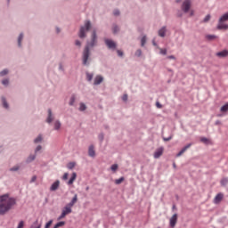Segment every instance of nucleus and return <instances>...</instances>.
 <instances>
[{
    "instance_id": "f257e3e1",
    "label": "nucleus",
    "mask_w": 228,
    "mask_h": 228,
    "mask_svg": "<svg viewBox=\"0 0 228 228\" xmlns=\"http://www.w3.org/2000/svg\"><path fill=\"white\" fill-rule=\"evenodd\" d=\"M98 37H97V30L94 29L91 34V39L90 41L86 42V45L83 50L82 53V65L85 67H88L90 65V61L92 59L90 58V49H93V47H96L98 44Z\"/></svg>"
},
{
    "instance_id": "f03ea898",
    "label": "nucleus",
    "mask_w": 228,
    "mask_h": 228,
    "mask_svg": "<svg viewBox=\"0 0 228 228\" xmlns=\"http://www.w3.org/2000/svg\"><path fill=\"white\" fill-rule=\"evenodd\" d=\"M17 204L15 198L10 197V194H4L0 196V216H3Z\"/></svg>"
},
{
    "instance_id": "7ed1b4c3",
    "label": "nucleus",
    "mask_w": 228,
    "mask_h": 228,
    "mask_svg": "<svg viewBox=\"0 0 228 228\" xmlns=\"http://www.w3.org/2000/svg\"><path fill=\"white\" fill-rule=\"evenodd\" d=\"M92 28V22L90 20H86L84 26L80 27L78 37L79 38H86V33L90 31Z\"/></svg>"
},
{
    "instance_id": "20e7f679",
    "label": "nucleus",
    "mask_w": 228,
    "mask_h": 228,
    "mask_svg": "<svg viewBox=\"0 0 228 228\" xmlns=\"http://www.w3.org/2000/svg\"><path fill=\"white\" fill-rule=\"evenodd\" d=\"M228 20V12L224 13L218 20L217 29H228V25L224 23Z\"/></svg>"
},
{
    "instance_id": "39448f33",
    "label": "nucleus",
    "mask_w": 228,
    "mask_h": 228,
    "mask_svg": "<svg viewBox=\"0 0 228 228\" xmlns=\"http://www.w3.org/2000/svg\"><path fill=\"white\" fill-rule=\"evenodd\" d=\"M191 8V0H184L182 4L181 10L183 13H188Z\"/></svg>"
},
{
    "instance_id": "423d86ee",
    "label": "nucleus",
    "mask_w": 228,
    "mask_h": 228,
    "mask_svg": "<svg viewBox=\"0 0 228 228\" xmlns=\"http://www.w3.org/2000/svg\"><path fill=\"white\" fill-rule=\"evenodd\" d=\"M104 42L108 49H117V43L115 41L106 38Z\"/></svg>"
},
{
    "instance_id": "0eeeda50",
    "label": "nucleus",
    "mask_w": 228,
    "mask_h": 228,
    "mask_svg": "<svg viewBox=\"0 0 228 228\" xmlns=\"http://www.w3.org/2000/svg\"><path fill=\"white\" fill-rule=\"evenodd\" d=\"M163 147L157 149L153 154V158H155V159H159V158H161V156H163Z\"/></svg>"
},
{
    "instance_id": "6e6552de",
    "label": "nucleus",
    "mask_w": 228,
    "mask_h": 228,
    "mask_svg": "<svg viewBox=\"0 0 228 228\" xmlns=\"http://www.w3.org/2000/svg\"><path fill=\"white\" fill-rule=\"evenodd\" d=\"M176 224H177V214H175L172 216V217L169 220V225L170 227H175Z\"/></svg>"
},
{
    "instance_id": "1a4fd4ad",
    "label": "nucleus",
    "mask_w": 228,
    "mask_h": 228,
    "mask_svg": "<svg viewBox=\"0 0 228 228\" xmlns=\"http://www.w3.org/2000/svg\"><path fill=\"white\" fill-rule=\"evenodd\" d=\"M102 81H104V77H102V76H101V75H97L94 77V85L95 86H97L101 85V83H102Z\"/></svg>"
},
{
    "instance_id": "9d476101",
    "label": "nucleus",
    "mask_w": 228,
    "mask_h": 228,
    "mask_svg": "<svg viewBox=\"0 0 228 228\" xmlns=\"http://www.w3.org/2000/svg\"><path fill=\"white\" fill-rule=\"evenodd\" d=\"M53 120H54V115H53V110L51 109H48V116L46 118L47 124H52Z\"/></svg>"
},
{
    "instance_id": "9b49d317",
    "label": "nucleus",
    "mask_w": 228,
    "mask_h": 228,
    "mask_svg": "<svg viewBox=\"0 0 228 228\" xmlns=\"http://www.w3.org/2000/svg\"><path fill=\"white\" fill-rule=\"evenodd\" d=\"M62 213L67 216V215H70L72 213V207L68 204L62 208Z\"/></svg>"
},
{
    "instance_id": "f8f14e48",
    "label": "nucleus",
    "mask_w": 228,
    "mask_h": 228,
    "mask_svg": "<svg viewBox=\"0 0 228 228\" xmlns=\"http://www.w3.org/2000/svg\"><path fill=\"white\" fill-rule=\"evenodd\" d=\"M60 188V180L55 181L50 187V191H56Z\"/></svg>"
},
{
    "instance_id": "ddd939ff",
    "label": "nucleus",
    "mask_w": 228,
    "mask_h": 228,
    "mask_svg": "<svg viewBox=\"0 0 228 228\" xmlns=\"http://www.w3.org/2000/svg\"><path fill=\"white\" fill-rule=\"evenodd\" d=\"M224 199V194L223 193H218L214 200L215 204H220L222 202V200Z\"/></svg>"
},
{
    "instance_id": "4468645a",
    "label": "nucleus",
    "mask_w": 228,
    "mask_h": 228,
    "mask_svg": "<svg viewBox=\"0 0 228 228\" xmlns=\"http://www.w3.org/2000/svg\"><path fill=\"white\" fill-rule=\"evenodd\" d=\"M88 156H90V158H95V149L94 145L89 146Z\"/></svg>"
},
{
    "instance_id": "2eb2a0df",
    "label": "nucleus",
    "mask_w": 228,
    "mask_h": 228,
    "mask_svg": "<svg viewBox=\"0 0 228 228\" xmlns=\"http://www.w3.org/2000/svg\"><path fill=\"white\" fill-rule=\"evenodd\" d=\"M53 129L54 131H60L61 129V122L60 120H55L53 123Z\"/></svg>"
},
{
    "instance_id": "dca6fc26",
    "label": "nucleus",
    "mask_w": 228,
    "mask_h": 228,
    "mask_svg": "<svg viewBox=\"0 0 228 228\" xmlns=\"http://www.w3.org/2000/svg\"><path fill=\"white\" fill-rule=\"evenodd\" d=\"M166 36H167V27H162L159 30V37H161L162 38H165Z\"/></svg>"
},
{
    "instance_id": "f3484780",
    "label": "nucleus",
    "mask_w": 228,
    "mask_h": 228,
    "mask_svg": "<svg viewBox=\"0 0 228 228\" xmlns=\"http://www.w3.org/2000/svg\"><path fill=\"white\" fill-rule=\"evenodd\" d=\"M77 177V174H76V172L72 173L71 177L68 182L69 186L74 184V181H76Z\"/></svg>"
},
{
    "instance_id": "a211bd4d",
    "label": "nucleus",
    "mask_w": 228,
    "mask_h": 228,
    "mask_svg": "<svg viewBox=\"0 0 228 228\" xmlns=\"http://www.w3.org/2000/svg\"><path fill=\"white\" fill-rule=\"evenodd\" d=\"M216 56H218V58H225L226 56H228V51L224 50V51L218 52L216 53Z\"/></svg>"
},
{
    "instance_id": "6ab92c4d",
    "label": "nucleus",
    "mask_w": 228,
    "mask_h": 228,
    "mask_svg": "<svg viewBox=\"0 0 228 228\" xmlns=\"http://www.w3.org/2000/svg\"><path fill=\"white\" fill-rule=\"evenodd\" d=\"M20 167H22V164H16L15 166L9 169V172H19Z\"/></svg>"
},
{
    "instance_id": "aec40b11",
    "label": "nucleus",
    "mask_w": 228,
    "mask_h": 228,
    "mask_svg": "<svg viewBox=\"0 0 228 228\" xmlns=\"http://www.w3.org/2000/svg\"><path fill=\"white\" fill-rule=\"evenodd\" d=\"M35 159H37V155L36 154H30L27 159H26V163H33V161H35Z\"/></svg>"
},
{
    "instance_id": "412c9836",
    "label": "nucleus",
    "mask_w": 228,
    "mask_h": 228,
    "mask_svg": "<svg viewBox=\"0 0 228 228\" xmlns=\"http://www.w3.org/2000/svg\"><path fill=\"white\" fill-rule=\"evenodd\" d=\"M76 202H77V194H75L74 197L72 198L71 201L69 203H68V205L72 208L74 206V204H76Z\"/></svg>"
},
{
    "instance_id": "4be33fe9",
    "label": "nucleus",
    "mask_w": 228,
    "mask_h": 228,
    "mask_svg": "<svg viewBox=\"0 0 228 228\" xmlns=\"http://www.w3.org/2000/svg\"><path fill=\"white\" fill-rule=\"evenodd\" d=\"M22 40H24V34L20 33L18 37V46L22 47Z\"/></svg>"
},
{
    "instance_id": "5701e85b",
    "label": "nucleus",
    "mask_w": 228,
    "mask_h": 228,
    "mask_svg": "<svg viewBox=\"0 0 228 228\" xmlns=\"http://www.w3.org/2000/svg\"><path fill=\"white\" fill-rule=\"evenodd\" d=\"M76 94H72L69 102V106H74V104H76Z\"/></svg>"
},
{
    "instance_id": "b1692460",
    "label": "nucleus",
    "mask_w": 228,
    "mask_h": 228,
    "mask_svg": "<svg viewBox=\"0 0 228 228\" xmlns=\"http://www.w3.org/2000/svg\"><path fill=\"white\" fill-rule=\"evenodd\" d=\"M2 104L3 107L5 108V110H8L10 106L8 105V102H6V98L4 96H2Z\"/></svg>"
},
{
    "instance_id": "393cba45",
    "label": "nucleus",
    "mask_w": 228,
    "mask_h": 228,
    "mask_svg": "<svg viewBox=\"0 0 228 228\" xmlns=\"http://www.w3.org/2000/svg\"><path fill=\"white\" fill-rule=\"evenodd\" d=\"M44 140V137L42 134H38L36 139H34V143H41V142Z\"/></svg>"
},
{
    "instance_id": "a878e982",
    "label": "nucleus",
    "mask_w": 228,
    "mask_h": 228,
    "mask_svg": "<svg viewBox=\"0 0 228 228\" xmlns=\"http://www.w3.org/2000/svg\"><path fill=\"white\" fill-rule=\"evenodd\" d=\"M76 167V162H69L67 164V168L69 170H73Z\"/></svg>"
},
{
    "instance_id": "bb28decb",
    "label": "nucleus",
    "mask_w": 228,
    "mask_h": 228,
    "mask_svg": "<svg viewBox=\"0 0 228 228\" xmlns=\"http://www.w3.org/2000/svg\"><path fill=\"white\" fill-rule=\"evenodd\" d=\"M200 142L205 143V145H209L211 143V141L206 137H200Z\"/></svg>"
},
{
    "instance_id": "cd10ccee",
    "label": "nucleus",
    "mask_w": 228,
    "mask_h": 228,
    "mask_svg": "<svg viewBox=\"0 0 228 228\" xmlns=\"http://www.w3.org/2000/svg\"><path fill=\"white\" fill-rule=\"evenodd\" d=\"M78 110H79V111H86V104L80 102Z\"/></svg>"
},
{
    "instance_id": "c85d7f7f",
    "label": "nucleus",
    "mask_w": 228,
    "mask_h": 228,
    "mask_svg": "<svg viewBox=\"0 0 228 228\" xmlns=\"http://www.w3.org/2000/svg\"><path fill=\"white\" fill-rule=\"evenodd\" d=\"M87 81H92L94 79V74L90 72L86 73Z\"/></svg>"
},
{
    "instance_id": "c756f323",
    "label": "nucleus",
    "mask_w": 228,
    "mask_h": 228,
    "mask_svg": "<svg viewBox=\"0 0 228 228\" xmlns=\"http://www.w3.org/2000/svg\"><path fill=\"white\" fill-rule=\"evenodd\" d=\"M216 38H218V37L215 36V35H207L206 36V39L212 41V40H216Z\"/></svg>"
},
{
    "instance_id": "7c9ffc66",
    "label": "nucleus",
    "mask_w": 228,
    "mask_h": 228,
    "mask_svg": "<svg viewBox=\"0 0 228 228\" xmlns=\"http://www.w3.org/2000/svg\"><path fill=\"white\" fill-rule=\"evenodd\" d=\"M220 110L222 113L227 112L228 111V102L226 104H224V106H222Z\"/></svg>"
},
{
    "instance_id": "2f4dec72",
    "label": "nucleus",
    "mask_w": 228,
    "mask_h": 228,
    "mask_svg": "<svg viewBox=\"0 0 228 228\" xmlns=\"http://www.w3.org/2000/svg\"><path fill=\"white\" fill-rule=\"evenodd\" d=\"M147 44V36H143L141 39V45L143 47Z\"/></svg>"
},
{
    "instance_id": "473e14b6",
    "label": "nucleus",
    "mask_w": 228,
    "mask_h": 228,
    "mask_svg": "<svg viewBox=\"0 0 228 228\" xmlns=\"http://www.w3.org/2000/svg\"><path fill=\"white\" fill-rule=\"evenodd\" d=\"M63 225H65V221H61L59 223H57L53 228H60V227H63Z\"/></svg>"
},
{
    "instance_id": "72a5a7b5",
    "label": "nucleus",
    "mask_w": 228,
    "mask_h": 228,
    "mask_svg": "<svg viewBox=\"0 0 228 228\" xmlns=\"http://www.w3.org/2000/svg\"><path fill=\"white\" fill-rule=\"evenodd\" d=\"M190 147H191V143H189V144L185 145V146L181 150V151L184 154V153L188 151V149H190Z\"/></svg>"
},
{
    "instance_id": "f704fd0d",
    "label": "nucleus",
    "mask_w": 228,
    "mask_h": 228,
    "mask_svg": "<svg viewBox=\"0 0 228 228\" xmlns=\"http://www.w3.org/2000/svg\"><path fill=\"white\" fill-rule=\"evenodd\" d=\"M122 183H124V176L115 180V184H122Z\"/></svg>"
},
{
    "instance_id": "c9c22d12",
    "label": "nucleus",
    "mask_w": 228,
    "mask_h": 228,
    "mask_svg": "<svg viewBox=\"0 0 228 228\" xmlns=\"http://www.w3.org/2000/svg\"><path fill=\"white\" fill-rule=\"evenodd\" d=\"M112 31L114 35H116V33H118V31H120V28L117 25H113Z\"/></svg>"
},
{
    "instance_id": "e433bc0d",
    "label": "nucleus",
    "mask_w": 228,
    "mask_h": 228,
    "mask_svg": "<svg viewBox=\"0 0 228 228\" xmlns=\"http://www.w3.org/2000/svg\"><path fill=\"white\" fill-rule=\"evenodd\" d=\"M134 55H135L137 58L142 57V49L136 50Z\"/></svg>"
},
{
    "instance_id": "4c0bfd02",
    "label": "nucleus",
    "mask_w": 228,
    "mask_h": 228,
    "mask_svg": "<svg viewBox=\"0 0 228 228\" xmlns=\"http://www.w3.org/2000/svg\"><path fill=\"white\" fill-rule=\"evenodd\" d=\"M110 170H112V172H115L116 170H118V165L113 164V165L110 167Z\"/></svg>"
},
{
    "instance_id": "58836bf2",
    "label": "nucleus",
    "mask_w": 228,
    "mask_h": 228,
    "mask_svg": "<svg viewBox=\"0 0 228 228\" xmlns=\"http://www.w3.org/2000/svg\"><path fill=\"white\" fill-rule=\"evenodd\" d=\"M209 20H211V15L210 14H208L204 20H203V22H209Z\"/></svg>"
},
{
    "instance_id": "ea45409f",
    "label": "nucleus",
    "mask_w": 228,
    "mask_h": 228,
    "mask_svg": "<svg viewBox=\"0 0 228 228\" xmlns=\"http://www.w3.org/2000/svg\"><path fill=\"white\" fill-rule=\"evenodd\" d=\"M2 84L4 86H8V85L10 84V80L8 78H5V79L2 80Z\"/></svg>"
},
{
    "instance_id": "a19ab883",
    "label": "nucleus",
    "mask_w": 228,
    "mask_h": 228,
    "mask_svg": "<svg viewBox=\"0 0 228 228\" xmlns=\"http://www.w3.org/2000/svg\"><path fill=\"white\" fill-rule=\"evenodd\" d=\"M8 74V69H4L0 71V77H3L4 76H6Z\"/></svg>"
},
{
    "instance_id": "79ce46f5",
    "label": "nucleus",
    "mask_w": 228,
    "mask_h": 228,
    "mask_svg": "<svg viewBox=\"0 0 228 228\" xmlns=\"http://www.w3.org/2000/svg\"><path fill=\"white\" fill-rule=\"evenodd\" d=\"M98 140H100V142H103L104 141V134H102V133L99 134Z\"/></svg>"
},
{
    "instance_id": "37998d69",
    "label": "nucleus",
    "mask_w": 228,
    "mask_h": 228,
    "mask_svg": "<svg viewBox=\"0 0 228 228\" xmlns=\"http://www.w3.org/2000/svg\"><path fill=\"white\" fill-rule=\"evenodd\" d=\"M59 70H61V72H65V68L63 67V63H59Z\"/></svg>"
},
{
    "instance_id": "c03bdc74",
    "label": "nucleus",
    "mask_w": 228,
    "mask_h": 228,
    "mask_svg": "<svg viewBox=\"0 0 228 228\" xmlns=\"http://www.w3.org/2000/svg\"><path fill=\"white\" fill-rule=\"evenodd\" d=\"M227 183H228V179L227 178H224L223 180H221V184L223 186H225V184H227Z\"/></svg>"
},
{
    "instance_id": "a18cd8bd",
    "label": "nucleus",
    "mask_w": 228,
    "mask_h": 228,
    "mask_svg": "<svg viewBox=\"0 0 228 228\" xmlns=\"http://www.w3.org/2000/svg\"><path fill=\"white\" fill-rule=\"evenodd\" d=\"M40 151H42V145L37 146V148L35 149V153L37 154V152H40Z\"/></svg>"
},
{
    "instance_id": "49530a36",
    "label": "nucleus",
    "mask_w": 228,
    "mask_h": 228,
    "mask_svg": "<svg viewBox=\"0 0 228 228\" xmlns=\"http://www.w3.org/2000/svg\"><path fill=\"white\" fill-rule=\"evenodd\" d=\"M51 225H53V220H50L48 223H46L45 228H49Z\"/></svg>"
},
{
    "instance_id": "de8ad7c7",
    "label": "nucleus",
    "mask_w": 228,
    "mask_h": 228,
    "mask_svg": "<svg viewBox=\"0 0 228 228\" xmlns=\"http://www.w3.org/2000/svg\"><path fill=\"white\" fill-rule=\"evenodd\" d=\"M82 45L83 44L81 43V41H79V40L75 41V45H77V47H81Z\"/></svg>"
},
{
    "instance_id": "09e8293b",
    "label": "nucleus",
    "mask_w": 228,
    "mask_h": 228,
    "mask_svg": "<svg viewBox=\"0 0 228 228\" xmlns=\"http://www.w3.org/2000/svg\"><path fill=\"white\" fill-rule=\"evenodd\" d=\"M160 54H163L164 56L167 54V49L159 48Z\"/></svg>"
},
{
    "instance_id": "8fccbe9b",
    "label": "nucleus",
    "mask_w": 228,
    "mask_h": 228,
    "mask_svg": "<svg viewBox=\"0 0 228 228\" xmlns=\"http://www.w3.org/2000/svg\"><path fill=\"white\" fill-rule=\"evenodd\" d=\"M17 228H24V221H20L17 226Z\"/></svg>"
},
{
    "instance_id": "3c124183",
    "label": "nucleus",
    "mask_w": 228,
    "mask_h": 228,
    "mask_svg": "<svg viewBox=\"0 0 228 228\" xmlns=\"http://www.w3.org/2000/svg\"><path fill=\"white\" fill-rule=\"evenodd\" d=\"M113 15H115L116 17H118V15H120V11H118V10H114Z\"/></svg>"
},
{
    "instance_id": "603ef678",
    "label": "nucleus",
    "mask_w": 228,
    "mask_h": 228,
    "mask_svg": "<svg viewBox=\"0 0 228 228\" xmlns=\"http://www.w3.org/2000/svg\"><path fill=\"white\" fill-rule=\"evenodd\" d=\"M117 53L120 57L124 56V52H122V50H117Z\"/></svg>"
},
{
    "instance_id": "864d4df0",
    "label": "nucleus",
    "mask_w": 228,
    "mask_h": 228,
    "mask_svg": "<svg viewBox=\"0 0 228 228\" xmlns=\"http://www.w3.org/2000/svg\"><path fill=\"white\" fill-rule=\"evenodd\" d=\"M63 181H67L69 179V173H65L62 176Z\"/></svg>"
},
{
    "instance_id": "5fc2aeb1",
    "label": "nucleus",
    "mask_w": 228,
    "mask_h": 228,
    "mask_svg": "<svg viewBox=\"0 0 228 228\" xmlns=\"http://www.w3.org/2000/svg\"><path fill=\"white\" fill-rule=\"evenodd\" d=\"M163 140L164 142H170V140H172V135H170L169 137H164Z\"/></svg>"
},
{
    "instance_id": "6e6d98bb",
    "label": "nucleus",
    "mask_w": 228,
    "mask_h": 228,
    "mask_svg": "<svg viewBox=\"0 0 228 228\" xmlns=\"http://www.w3.org/2000/svg\"><path fill=\"white\" fill-rule=\"evenodd\" d=\"M65 215L61 212V216L58 217L57 220H63V218H65Z\"/></svg>"
},
{
    "instance_id": "4d7b16f0",
    "label": "nucleus",
    "mask_w": 228,
    "mask_h": 228,
    "mask_svg": "<svg viewBox=\"0 0 228 228\" xmlns=\"http://www.w3.org/2000/svg\"><path fill=\"white\" fill-rule=\"evenodd\" d=\"M156 106L157 108H159V110H161V108H163V105H161V103H159V102H156Z\"/></svg>"
},
{
    "instance_id": "13d9d810",
    "label": "nucleus",
    "mask_w": 228,
    "mask_h": 228,
    "mask_svg": "<svg viewBox=\"0 0 228 228\" xmlns=\"http://www.w3.org/2000/svg\"><path fill=\"white\" fill-rule=\"evenodd\" d=\"M37 181V175L32 176L30 183H35Z\"/></svg>"
},
{
    "instance_id": "bf43d9fd",
    "label": "nucleus",
    "mask_w": 228,
    "mask_h": 228,
    "mask_svg": "<svg viewBox=\"0 0 228 228\" xmlns=\"http://www.w3.org/2000/svg\"><path fill=\"white\" fill-rule=\"evenodd\" d=\"M167 60H175V56L169 55V56H167Z\"/></svg>"
},
{
    "instance_id": "052dcab7",
    "label": "nucleus",
    "mask_w": 228,
    "mask_h": 228,
    "mask_svg": "<svg viewBox=\"0 0 228 228\" xmlns=\"http://www.w3.org/2000/svg\"><path fill=\"white\" fill-rule=\"evenodd\" d=\"M183 152L180 151L177 154H176V158H180V156H183Z\"/></svg>"
},
{
    "instance_id": "680f3d73",
    "label": "nucleus",
    "mask_w": 228,
    "mask_h": 228,
    "mask_svg": "<svg viewBox=\"0 0 228 228\" xmlns=\"http://www.w3.org/2000/svg\"><path fill=\"white\" fill-rule=\"evenodd\" d=\"M122 99H123V101H127V94H124Z\"/></svg>"
},
{
    "instance_id": "e2e57ef3",
    "label": "nucleus",
    "mask_w": 228,
    "mask_h": 228,
    "mask_svg": "<svg viewBox=\"0 0 228 228\" xmlns=\"http://www.w3.org/2000/svg\"><path fill=\"white\" fill-rule=\"evenodd\" d=\"M177 17H183V12H181L180 11L177 12Z\"/></svg>"
},
{
    "instance_id": "0e129e2a",
    "label": "nucleus",
    "mask_w": 228,
    "mask_h": 228,
    "mask_svg": "<svg viewBox=\"0 0 228 228\" xmlns=\"http://www.w3.org/2000/svg\"><path fill=\"white\" fill-rule=\"evenodd\" d=\"M152 44H153V45L156 47L157 45H158V44H156V41H152Z\"/></svg>"
},
{
    "instance_id": "69168bd1",
    "label": "nucleus",
    "mask_w": 228,
    "mask_h": 228,
    "mask_svg": "<svg viewBox=\"0 0 228 228\" xmlns=\"http://www.w3.org/2000/svg\"><path fill=\"white\" fill-rule=\"evenodd\" d=\"M190 16L193 17V11L191 12Z\"/></svg>"
},
{
    "instance_id": "338daca9",
    "label": "nucleus",
    "mask_w": 228,
    "mask_h": 228,
    "mask_svg": "<svg viewBox=\"0 0 228 228\" xmlns=\"http://www.w3.org/2000/svg\"><path fill=\"white\" fill-rule=\"evenodd\" d=\"M173 167H174V168H176V165H175V163H173Z\"/></svg>"
},
{
    "instance_id": "774afa93",
    "label": "nucleus",
    "mask_w": 228,
    "mask_h": 228,
    "mask_svg": "<svg viewBox=\"0 0 228 228\" xmlns=\"http://www.w3.org/2000/svg\"><path fill=\"white\" fill-rule=\"evenodd\" d=\"M56 29H57V33H60V29L58 28Z\"/></svg>"
}]
</instances>
